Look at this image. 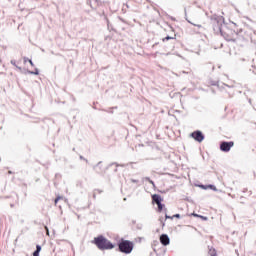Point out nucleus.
Segmentation results:
<instances>
[{"label": "nucleus", "instance_id": "f257e3e1", "mask_svg": "<svg viewBox=\"0 0 256 256\" xmlns=\"http://www.w3.org/2000/svg\"><path fill=\"white\" fill-rule=\"evenodd\" d=\"M94 245L98 247L101 251L109 250V249H114L115 245L111 243L107 238L103 236H98L94 238L93 240Z\"/></svg>", "mask_w": 256, "mask_h": 256}, {"label": "nucleus", "instance_id": "f03ea898", "mask_svg": "<svg viewBox=\"0 0 256 256\" xmlns=\"http://www.w3.org/2000/svg\"><path fill=\"white\" fill-rule=\"evenodd\" d=\"M135 244L132 241L122 239L118 244V249L121 253L129 255L133 251Z\"/></svg>", "mask_w": 256, "mask_h": 256}, {"label": "nucleus", "instance_id": "7ed1b4c3", "mask_svg": "<svg viewBox=\"0 0 256 256\" xmlns=\"http://www.w3.org/2000/svg\"><path fill=\"white\" fill-rule=\"evenodd\" d=\"M221 33L225 40L233 43L237 41V33L235 32V30L231 28H226L224 30H221Z\"/></svg>", "mask_w": 256, "mask_h": 256}, {"label": "nucleus", "instance_id": "20e7f679", "mask_svg": "<svg viewBox=\"0 0 256 256\" xmlns=\"http://www.w3.org/2000/svg\"><path fill=\"white\" fill-rule=\"evenodd\" d=\"M152 203H156L158 206V213H161L163 211V207H165L163 203V198H161V195L159 194H153L152 195Z\"/></svg>", "mask_w": 256, "mask_h": 256}, {"label": "nucleus", "instance_id": "39448f33", "mask_svg": "<svg viewBox=\"0 0 256 256\" xmlns=\"http://www.w3.org/2000/svg\"><path fill=\"white\" fill-rule=\"evenodd\" d=\"M235 145V142H221L220 144V151H223L224 153H229L231 151V147Z\"/></svg>", "mask_w": 256, "mask_h": 256}, {"label": "nucleus", "instance_id": "423d86ee", "mask_svg": "<svg viewBox=\"0 0 256 256\" xmlns=\"http://www.w3.org/2000/svg\"><path fill=\"white\" fill-rule=\"evenodd\" d=\"M190 137H192V139H194L195 141H198V143H202L203 139H205V136L199 130L192 132L190 134Z\"/></svg>", "mask_w": 256, "mask_h": 256}, {"label": "nucleus", "instance_id": "0eeeda50", "mask_svg": "<svg viewBox=\"0 0 256 256\" xmlns=\"http://www.w3.org/2000/svg\"><path fill=\"white\" fill-rule=\"evenodd\" d=\"M160 243L164 246L169 245L170 243L169 236L167 234H162L160 236Z\"/></svg>", "mask_w": 256, "mask_h": 256}, {"label": "nucleus", "instance_id": "6e6552de", "mask_svg": "<svg viewBox=\"0 0 256 256\" xmlns=\"http://www.w3.org/2000/svg\"><path fill=\"white\" fill-rule=\"evenodd\" d=\"M200 189H211L212 191H217V187H215V185H200Z\"/></svg>", "mask_w": 256, "mask_h": 256}, {"label": "nucleus", "instance_id": "1a4fd4ad", "mask_svg": "<svg viewBox=\"0 0 256 256\" xmlns=\"http://www.w3.org/2000/svg\"><path fill=\"white\" fill-rule=\"evenodd\" d=\"M39 253H41V246L37 245L36 246V251L33 253V256H39Z\"/></svg>", "mask_w": 256, "mask_h": 256}, {"label": "nucleus", "instance_id": "9d476101", "mask_svg": "<svg viewBox=\"0 0 256 256\" xmlns=\"http://www.w3.org/2000/svg\"><path fill=\"white\" fill-rule=\"evenodd\" d=\"M28 63L31 65V67H35V64L33 63V61L27 57H24V63Z\"/></svg>", "mask_w": 256, "mask_h": 256}, {"label": "nucleus", "instance_id": "9b49d317", "mask_svg": "<svg viewBox=\"0 0 256 256\" xmlns=\"http://www.w3.org/2000/svg\"><path fill=\"white\" fill-rule=\"evenodd\" d=\"M101 194V190H94L92 198L97 199V195Z\"/></svg>", "mask_w": 256, "mask_h": 256}, {"label": "nucleus", "instance_id": "f8f14e48", "mask_svg": "<svg viewBox=\"0 0 256 256\" xmlns=\"http://www.w3.org/2000/svg\"><path fill=\"white\" fill-rule=\"evenodd\" d=\"M61 199H63V197L57 196L56 199L54 200V205L57 206V203H59V201H61Z\"/></svg>", "mask_w": 256, "mask_h": 256}, {"label": "nucleus", "instance_id": "ddd939ff", "mask_svg": "<svg viewBox=\"0 0 256 256\" xmlns=\"http://www.w3.org/2000/svg\"><path fill=\"white\" fill-rule=\"evenodd\" d=\"M170 39H175V37L166 36L165 38L162 39V41L163 43H165V41H170Z\"/></svg>", "mask_w": 256, "mask_h": 256}, {"label": "nucleus", "instance_id": "4468645a", "mask_svg": "<svg viewBox=\"0 0 256 256\" xmlns=\"http://www.w3.org/2000/svg\"><path fill=\"white\" fill-rule=\"evenodd\" d=\"M210 255L211 256H217V252L215 250H210Z\"/></svg>", "mask_w": 256, "mask_h": 256}, {"label": "nucleus", "instance_id": "2eb2a0df", "mask_svg": "<svg viewBox=\"0 0 256 256\" xmlns=\"http://www.w3.org/2000/svg\"><path fill=\"white\" fill-rule=\"evenodd\" d=\"M172 217H173V219H175V218H176V219H181V215H180V214H175V215H173Z\"/></svg>", "mask_w": 256, "mask_h": 256}, {"label": "nucleus", "instance_id": "dca6fc26", "mask_svg": "<svg viewBox=\"0 0 256 256\" xmlns=\"http://www.w3.org/2000/svg\"><path fill=\"white\" fill-rule=\"evenodd\" d=\"M199 219H202V221H207V217L206 216H198Z\"/></svg>", "mask_w": 256, "mask_h": 256}, {"label": "nucleus", "instance_id": "f3484780", "mask_svg": "<svg viewBox=\"0 0 256 256\" xmlns=\"http://www.w3.org/2000/svg\"><path fill=\"white\" fill-rule=\"evenodd\" d=\"M194 25V27H198V29H201L203 26H201V24H195V23H192Z\"/></svg>", "mask_w": 256, "mask_h": 256}, {"label": "nucleus", "instance_id": "a211bd4d", "mask_svg": "<svg viewBox=\"0 0 256 256\" xmlns=\"http://www.w3.org/2000/svg\"><path fill=\"white\" fill-rule=\"evenodd\" d=\"M45 229H46V235H49V228L45 226Z\"/></svg>", "mask_w": 256, "mask_h": 256}, {"label": "nucleus", "instance_id": "6ab92c4d", "mask_svg": "<svg viewBox=\"0 0 256 256\" xmlns=\"http://www.w3.org/2000/svg\"><path fill=\"white\" fill-rule=\"evenodd\" d=\"M192 216H193V217H198V218H199V216H200V215H199V214H196V213H192Z\"/></svg>", "mask_w": 256, "mask_h": 256}, {"label": "nucleus", "instance_id": "aec40b11", "mask_svg": "<svg viewBox=\"0 0 256 256\" xmlns=\"http://www.w3.org/2000/svg\"><path fill=\"white\" fill-rule=\"evenodd\" d=\"M165 219H173V216H168V215H166V216H165Z\"/></svg>", "mask_w": 256, "mask_h": 256}, {"label": "nucleus", "instance_id": "412c9836", "mask_svg": "<svg viewBox=\"0 0 256 256\" xmlns=\"http://www.w3.org/2000/svg\"><path fill=\"white\" fill-rule=\"evenodd\" d=\"M149 183H151V185H155V182H153V180H149Z\"/></svg>", "mask_w": 256, "mask_h": 256}, {"label": "nucleus", "instance_id": "4be33fe9", "mask_svg": "<svg viewBox=\"0 0 256 256\" xmlns=\"http://www.w3.org/2000/svg\"><path fill=\"white\" fill-rule=\"evenodd\" d=\"M34 75H39V72H35Z\"/></svg>", "mask_w": 256, "mask_h": 256}]
</instances>
